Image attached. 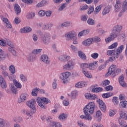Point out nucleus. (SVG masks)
<instances>
[{"instance_id": "864d4df0", "label": "nucleus", "mask_w": 127, "mask_h": 127, "mask_svg": "<svg viewBox=\"0 0 127 127\" xmlns=\"http://www.w3.org/2000/svg\"><path fill=\"white\" fill-rule=\"evenodd\" d=\"M88 68L89 70H95V68H96V65H95V64H88Z\"/></svg>"}, {"instance_id": "f257e3e1", "label": "nucleus", "mask_w": 127, "mask_h": 127, "mask_svg": "<svg viewBox=\"0 0 127 127\" xmlns=\"http://www.w3.org/2000/svg\"><path fill=\"white\" fill-rule=\"evenodd\" d=\"M96 108L95 103L93 102H89L83 108V112L85 115H82L80 116L81 120H85V121H92V116L94 114V110Z\"/></svg>"}, {"instance_id": "ea45409f", "label": "nucleus", "mask_w": 127, "mask_h": 127, "mask_svg": "<svg viewBox=\"0 0 127 127\" xmlns=\"http://www.w3.org/2000/svg\"><path fill=\"white\" fill-rule=\"evenodd\" d=\"M9 70L11 73V74H15V67L14 65H11L9 66Z\"/></svg>"}, {"instance_id": "39448f33", "label": "nucleus", "mask_w": 127, "mask_h": 127, "mask_svg": "<svg viewBox=\"0 0 127 127\" xmlns=\"http://www.w3.org/2000/svg\"><path fill=\"white\" fill-rule=\"evenodd\" d=\"M35 103H36V101L35 99H32L29 101L27 102V106L30 108V113L31 114H35L36 110L35 108Z\"/></svg>"}, {"instance_id": "ddd939ff", "label": "nucleus", "mask_w": 127, "mask_h": 127, "mask_svg": "<svg viewBox=\"0 0 127 127\" xmlns=\"http://www.w3.org/2000/svg\"><path fill=\"white\" fill-rule=\"evenodd\" d=\"M0 127H10V123H5V120L3 118H0Z\"/></svg>"}, {"instance_id": "c9c22d12", "label": "nucleus", "mask_w": 127, "mask_h": 127, "mask_svg": "<svg viewBox=\"0 0 127 127\" xmlns=\"http://www.w3.org/2000/svg\"><path fill=\"white\" fill-rule=\"evenodd\" d=\"M119 122L120 126H121L122 127H126V125H127L126 123V121L122 118H120L119 119Z\"/></svg>"}, {"instance_id": "423d86ee", "label": "nucleus", "mask_w": 127, "mask_h": 127, "mask_svg": "<svg viewBox=\"0 0 127 127\" xmlns=\"http://www.w3.org/2000/svg\"><path fill=\"white\" fill-rule=\"evenodd\" d=\"M6 42L7 45L9 46L8 48V51H9L13 56H17V52H16V51L14 49V46L13 44H12V42H11V41L7 40Z\"/></svg>"}, {"instance_id": "052dcab7", "label": "nucleus", "mask_w": 127, "mask_h": 127, "mask_svg": "<svg viewBox=\"0 0 127 127\" xmlns=\"http://www.w3.org/2000/svg\"><path fill=\"white\" fill-rule=\"evenodd\" d=\"M91 57L93 59H97V58H98V57H99V54L97 53H94L91 54Z\"/></svg>"}, {"instance_id": "0eeeda50", "label": "nucleus", "mask_w": 127, "mask_h": 127, "mask_svg": "<svg viewBox=\"0 0 127 127\" xmlns=\"http://www.w3.org/2000/svg\"><path fill=\"white\" fill-rule=\"evenodd\" d=\"M50 39H51L50 34L48 33H45L43 36L41 37V42L42 43L47 45L50 43Z\"/></svg>"}, {"instance_id": "a18cd8bd", "label": "nucleus", "mask_w": 127, "mask_h": 127, "mask_svg": "<svg viewBox=\"0 0 127 127\" xmlns=\"http://www.w3.org/2000/svg\"><path fill=\"white\" fill-rule=\"evenodd\" d=\"M52 125L53 127H62V125L59 122H52Z\"/></svg>"}, {"instance_id": "9b49d317", "label": "nucleus", "mask_w": 127, "mask_h": 127, "mask_svg": "<svg viewBox=\"0 0 127 127\" xmlns=\"http://www.w3.org/2000/svg\"><path fill=\"white\" fill-rule=\"evenodd\" d=\"M41 60L46 65L50 64V59H49V57L47 55H42L41 56Z\"/></svg>"}, {"instance_id": "f8f14e48", "label": "nucleus", "mask_w": 127, "mask_h": 127, "mask_svg": "<svg viewBox=\"0 0 127 127\" xmlns=\"http://www.w3.org/2000/svg\"><path fill=\"white\" fill-rule=\"evenodd\" d=\"M119 83L123 88H127V83L125 81V77H124V74H122L119 77Z\"/></svg>"}, {"instance_id": "7ed1b4c3", "label": "nucleus", "mask_w": 127, "mask_h": 127, "mask_svg": "<svg viewBox=\"0 0 127 127\" xmlns=\"http://www.w3.org/2000/svg\"><path fill=\"white\" fill-rule=\"evenodd\" d=\"M37 103L41 109H46L45 104H50L51 101L49 99L47 98L46 97H38L37 99Z\"/></svg>"}, {"instance_id": "37998d69", "label": "nucleus", "mask_w": 127, "mask_h": 127, "mask_svg": "<svg viewBox=\"0 0 127 127\" xmlns=\"http://www.w3.org/2000/svg\"><path fill=\"white\" fill-rule=\"evenodd\" d=\"M67 118V115L64 114V113H63L62 114L60 115L59 116V120H60V121H64V120H66Z\"/></svg>"}, {"instance_id": "0e129e2a", "label": "nucleus", "mask_w": 127, "mask_h": 127, "mask_svg": "<svg viewBox=\"0 0 127 127\" xmlns=\"http://www.w3.org/2000/svg\"><path fill=\"white\" fill-rule=\"evenodd\" d=\"M113 89H114V87L112 86V85H108L105 87V90L106 91H111L112 90H113Z\"/></svg>"}, {"instance_id": "2f4dec72", "label": "nucleus", "mask_w": 127, "mask_h": 127, "mask_svg": "<svg viewBox=\"0 0 127 127\" xmlns=\"http://www.w3.org/2000/svg\"><path fill=\"white\" fill-rule=\"evenodd\" d=\"M112 96H114V93L112 92H108L103 94L102 98H104V99H108V98H110V97H112Z\"/></svg>"}, {"instance_id": "774afa93", "label": "nucleus", "mask_w": 127, "mask_h": 127, "mask_svg": "<svg viewBox=\"0 0 127 127\" xmlns=\"http://www.w3.org/2000/svg\"><path fill=\"white\" fill-rule=\"evenodd\" d=\"M6 43V42L5 40L3 39L0 40V45L1 46H5V44Z\"/></svg>"}, {"instance_id": "09e8293b", "label": "nucleus", "mask_w": 127, "mask_h": 127, "mask_svg": "<svg viewBox=\"0 0 127 127\" xmlns=\"http://www.w3.org/2000/svg\"><path fill=\"white\" fill-rule=\"evenodd\" d=\"M22 114H24V115H26V116H28V117H29V118H30V117H31V114H32L30 113V111L29 112V111H28L27 110H23L22 111Z\"/></svg>"}, {"instance_id": "338daca9", "label": "nucleus", "mask_w": 127, "mask_h": 127, "mask_svg": "<svg viewBox=\"0 0 127 127\" xmlns=\"http://www.w3.org/2000/svg\"><path fill=\"white\" fill-rule=\"evenodd\" d=\"M39 16H44L45 15V12L43 10H40L38 12Z\"/></svg>"}, {"instance_id": "aec40b11", "label": "nucleus", "mask_w": 127, "mask_h": 127, "mask_svg": "<svg viewBox=\"0 0 127 127\" xmlns=\"http://www.w3.org/2000/svg\"><path fill=\"white\" fill-rule=\"evenodd\" d=\"M111 8H112V6H111V5H107L105 7L102 11L103 15H106V14L109 13V12L111 11Z\"/></svg>"}, {"instance_id": "603ef678", "label": "nucleus", "mask_w": 127, "mask_h": 127, "mask_svg": "<svg viewBox=\"0 0 127 127\" xmlns=\"http://www.w3.org/2000/svg\"><path fill=\"white\" fill-rule=\"evenodd\" d=\"M66 6H67V3H63L61 6L59 7V10L60 11H62V10H63V9H64Z\"/></svg>"}, {"instance_id": "4d7b16f0", "label": "nucleus", "mask_w": 127, "mask_h": 127, "mask_svg": "<svg viewBox=\"0 0 127 127\" xmlns=\"http://www.w3.org/2000/svg\"><path fill=\"white\" fill-rule=\"evenodd\" d=\"M91 39L92 40V42H100V41H101V39L99 37H95Z\"/></svg>"}, {"instance_id": "5701e85b", "label": "nucleus", "mask_w": 127, "mask_h": 127, "mask_svg": "<svg viewBox=\"0 0 127 127\" xmlns=\"http://www.w3.org/2000/svg\"><path fill=\"white\" fill-rule=\"evenodd\" d=\"M90 32V30L89 29H86V30H84L82 31L81 32H80L78 35L79 37L80 36H85V35H87V34H89V33Z\"/></svg>"}, {"instance_id": "1a4fd4ad", "label": "nucleus", "mask_w": 127, "mask_h": 127, "mask_svg": "<svg viewBox=\"0 0 127 127\" xmlns=\"http://www.w3.org/2000/svg\"><path fill=\"white\" fill-rule=\"evenodd\" d=\"M65 37L67 38V40L76 39V32L74 31H69L65 34Z\"/></svg>"}, {"instance_id": "4c0bfd02", "label": "nucleus", "mask_w": 127, "mask_h": 127, "mask_svg": "<svg viewBox=\"0 0 127 127\" xmlns=\"http://www.w3.org/2000/svg\"><path fill=\"white\" fill-rule=\"evenodd\" d=\"M13 82L15 86V87H16V88H19V89H21V84H20V83L18 82V81H17V80H15V79H13Z\"/></svg>"}, {"instance_id": "a878e982", "label": "nucleus", "mask_w": 127, "mask_h": 127, "mask_svg": "<svg viewBox=\"0 0 127 127\" xmlns=\"http://www.w3.org/2000/svg\"><path fill=\"white\" fill-rule=\"evenodd\" d=\"M27 19H32L34 17H35V13L34 12H31L28 13L26 15Z\"/></svg>"}, {"instance_id": "9d476101", "label": "nucleus", "mask_w": 127, "mask_h": 127, "mask_svg": "<svg viewBox=\"0 0 127 127\" xmlns=\"http://www.w3.org/2000/svg\"><path fill=\"white\" fill-rule=\"evenodd\" d=\"M74 68V63L72 60H70L68 62L67 64L63 66V69L65 71H69L72 70Z\"/></svg>"}, {"instance_id": "de8ad7c7", "label": "nucleus", "mask_w": 127, "mask_h": 127, "mask_svg": "<svg viewBox=\"0 0 127 127\" xmlns=\"http://www.w3.org/2000/svg\"><path fill=\"white\" fill-rule=\"evenodd\" d=\"M42 51V49H35L32 51V53H34L35 55H36L37 54H39V53H41V52Z\"/></svg>"}, {"instance_id": "13d9d810", "label": "nucleus", "mask_w": 127, "mask_h": 127, "mask_svg": "<svg viewBox=\"0 0 127 127\" xmlns=\"http://www.w3.org/2000/svg\"><path fill=\"white\" fill-rule=\"evenodd\" d=\"M4 59H5V54H4V52L0 53V61L4 60Z\"/></svg>"}, {"instance_id": "dca6fc26", "label": "nucleus", "mask_w": 127, "mask_h": 127, "mask_svg": "<svg viewBox=\"0 0 127 127\" xmlns=\"http://www.w3.org/2000/svg\"><path fill=\"white\" fill-rule=\"evenodd\" d=\"M123 50H124V45H121L120 47H118V48L117 50V52L116 53V58L118 59L119 57H120V54H121V53L123 52Z\"/></svg>"}, {"instance_id": "4be33fe9", "label": "nucleus", "mask_w": 127, "mask_h": 127, "mask_svg": "<svg viewBox=\"0 0 127 127\" xmlns=\"http://www.w3.org/2000/svg\"><path fill=\"white\" fill-rule=\"evenodd\" d=\"M92 42H93V40L92 38H89L84 41L82 42V44L84 45V46H89V45L92 44Z\"/></svg>"}, {"instance_id": "49530a36", "label": "nucleus", "mask_w": 127, "mask_h": 127, "mask_svg": "<svg viewBox=\"0 0 127 127\" xmlns=\"http://www.w3.org/2000/svg\"><path fill=\"white\" fill-rule=\"evenodd\" d=\"M82 72L84 75H85V76H86L87 78H92V75H91V73L89 72V71L87 70H84Z\"/></svg>"}, {"instance_id": "b1692460", "label": "nucleus", "mask_w": 127, "mask_h": 127, "mask_svg": "<svg viewBox=\"0 0 127 127\" xmlns=\"http://www.w3.org/2000/svg\"><path fill=\"white\" fill-rule=\"evenodd\" d=\"M103 117V115H102V113L101 112V111H98L96 112V118L97 121L98 122H101L102 120V117Z\"/></svg>"}, {"instance_id": "c03bdc74", "label": "nucleus", "mask_w": 127, "mask_h": 127, "mask_svg": "<svg viewBox=\"0 0 127 127\" xmlns=\"http://www.w3.org/2000/svg\"><path fill=\"white\" fill-rule=\"evenodd\" d=\"M103 88L102 87H98L95 88H93L92 90V92L93 93H99V92H102Z\"/></svg>"}, {"instance_id": "cd10ccee", "label": "nucleus", "mask_w": 127, "mask_h": 127, "mask_svg": "<svg viewBox=\"0 0 127 127\" xmlns=\"http://www.w3.org/2000/svg\"><path fill=\"white\" fill-rule=\"evenodd\" d=\"M87 22L88 25H95L96 24V21L92 18H89Z\"/></svg>"}, {"instance_id": "393cba45", "label": "nucleus", "mask_w": 127, "mask_h": 127, "mask_svg": "<svg viewBox=\"0 0 127 127\" xmlns=\"http://www.w3.org/2000/svg\"><path fill=\"white\" fill-rule=\"evenodd\" d=\"M78 55L80 58L83 59V60H86V59H87L86 55H85V54L82 51H79L78 52Z\"/></svg>"}, {"instance_id": "473e14b6", "label": "nucleus", "mask_w": 127, "mask_h": 127, "mask_svg": "<svg viewBox=\"0 0 127 127\" xmlns=\"http://www.w3.org/2000/svg\"><path fill=\"white\" fill-rule=\"evenodd\" d=\"M80 68L82 69V71L84 72V71H86L85 69L89 68V64L87 63H82L80 64Z\"/></svg>"}, {"instance_id": "680f3d73", "label": "nucleus", "mask_w": 127, "mask_h": 127, "mask_svg": "<svg viewBox=\"0 0 127 127\" xmlns=\"http://www.w3.org/2000/svg\"><path fill=\"white\" fill-rule=\"evenodd\" d=\"M99 107H101V106H103V105H105V102H104V101H103V100H101V99H97V101Z\"/></svg>"}, {"instance_id": "4468645a", "label": "nucleus", "mask_w": 127, "mask_h": 127, "mask_svg": "<svg viewBox=\"0 0 127 127\" xmlns=\"http://www.w3.org/2000/svg\"><path fill=\"white\" fill-rule=\"evenodd\" d=\"M36 60V56L32 52L28 56V62H34Z\"/></svg>"}, {"instance_id": "72a5a7b5", "label": "nucleus", "mask_w": 127, "mask_h": 127, "mask_svg": "<svg viewBox=\"0 0 127 127\" xmlns=\"http://www.w3.org/2000/svg\"><path fill=\"white\" fill-rule=\"evenodd\" d=\"M116 50H108L107 52V55L108 56H116Z\"/></svg>"}, {"instance_id": "2eb2a0df", "label": "nucleus", "mask_w": 127, "mask_h": 127, "mask_svg": "<svg viewBox=\"0 0 127 127\" xmlns=\"http://www.w3.org/2000/svg\"><path fill=\"white\" fill-rule=\"evenodd\" d=\"M39 25L40 27H42L44 30H47L52 27V24H51L40 23Z\"/></svg>"}, {"instance_id": "bb28decb", "label": "nucleus", "mask_w": 127, "mask_h": 127, "mask_svg": "<svg viewBox=\"0 0 127 127\" xmlns=\"http://www.w3.org/2000/svg\"><path fill=\"white\" fill-rule=\"evenodd\" d=\"M120 119L123 120H127V112L121 111L120 113Z\"/></svg>"}, {"instance_id": "20e7f679", "label": "nucleus", "mask_w": 127, "mask_h": 127, "mask_svg": "<svg viewBox=\"0 0 127 127\" xmlns=\"http://www.w3.org/2000/svg\"><path fill=\"white\" fill-rule=\"evenodd\" d=\"M121 71H122V70H121L120 68H117L116 65H112L110 67L106 75L107 76H111V75H113V77H116V75L120 74V73H121Z\"/></svg>"}, {"instance_id": "3c124183", "label": "nucleus", "mask_w": 127, "mask_h": 127, "mask_svg": "<svg viewBox=\"0 0 127 127\" xmlns=\"http://www.w3.org/2000/svg\"><path fill=\"white\" fill-rule=\"evenodd\" d=\"M20 78L22 82H27V78H26V76H25L23 74H21L20 75Z\"/></svg>"}, {"instance_id": "f03ea898", "label": "nucleus", "mask_w": 127, "mask_h": 127, "mask_svg": "<svg viewBox=\"0 0 127 127\" xmlns=\"http://www.w3.org/2000/svg\"><path fill=\"white\" fill-rule=\"evenodd\" d=\"M123 29V27L120 25H116L113 27L112 30V33L110 35L108 38L105 39V42L109 43L111 41H113L115 38H117L118 36H120V33Z\"/></svg>"}, {"instance_id": "c85d7f7f", "label": "nucleus", "mask_w": 127, "mask_h": 127, "mask_svg": "<svg viewBox=\"0 0 127 127\" xmlns=\"http://www.w3.org/2000/svg\"><path fill=\"white\" fill-rule=\"evenodd\" d=\"M70 59L69 56H62L60 57L59 60L62 62H65V61H68Z\"/></svg>"}, {"instance_id": "8fccbe9b", "label": "nucleus", "mask_w": 127, "mask_h": 127, "mask_svg": "<svg viewBox=\"0 0 127 127\" xmlns=\"http://www.w3.org/2000/svg\"><path fill=\"white\" fill-rule=\"evenodd\" d=\"M99 108L101 111H102V112H103V113H106V112H107V106H106V104L101 105Z\"/></svg>"}, {"instance_id": "c756f323", "label": "nucleus", "mask_w": 127, "mask_h": 127, "mask_svg": "<svg viewBox=\"0 0 127 127\" xmlns=\"http://www.w3.org/2000/svg\"><path fill=\"white\" fill-rule=\"evenodd\" d=\"M119 107L123 109H127V101H124L121 102L119 104Z\"/></svg>"}, {"instance_id": "f704fd0d", "label": "nucleus", "mask_w": 127, "mask_h": 127, "mask_svg": "<svg viewBox=\"0 0 127 127\" xmlns=\"http://www.w3.org/2000/svg\"><path fill=\"white\" fill-rule=\"evenodd\" d=\"M47 3V1L46 0H42L36 5V7H42V6H44Z\"/></svg>"}, {"instance_id": "e433bc0d", "label": "nucleus", "mask_w": 127, "mask_h": 127, "mask_svg": "<svg viewBox=\"0 0 127 127\" xmlns=\"http://www.w3.org/2000/svg\"><path fill=\"white\" fill-rule=\"evenodd\" d=\"M122 10L123 11H127V0H125L122 4Z\"/></svg>"}, {"instance_id": "f3484780", "label": "nucleus", "mask_w": 127, "mask_h": 127, "mask_svg": "<svg viewBox=\"0 0 127 127\" xmlns=\"http://www.w3.org/2000/svg\"><path fill=\"white\" fill-rule=\"evenodd\" d=\"M32 29L30 27H25L21 28L20 30V33H28V32H31Z\"/></svg>"}, {"instance_id": "6e6552de", "label": "nucleus", "mask_w": 127, "mask_h": 127, "mask_svg": "<svg viewBox=\"0 0 127 127\" xmlns=\"http://www.w3.org/2000/svg\"><path fill=\"white\" fill-rule=\"evenodd\" d=\"M70 75H71V73L69 71H66L60 74V78L62 80L64 84H67L68 83V79H67L69 78Z\"/></svg>"}, {"instance_id": "79ce46f5", "label": "nucleus", "mask_w": 127, "mask_h": 127, "mask_svg": "<svg viewBox=\"0 0 127 127\" xmlns=\"http://www.w3.org/2000/svg\"><path fill=\"white\" fill-rule=\"evenodd\" d=\"M10 89L11 91L12 92V93H13L14 94H16V87H15V86H14V84H10L9 85Z\"/></svg>"}, {"instance_id": "a19ab883", "label": "nucleus", "mask_w": 127, "mask_h": 127, "mask_svg": "<svg viewBox=\"0 0 127 127\" xmlns=\"http://www.w3.org/2000/svg\"><path fill=\"white\" fill-rule=\"evenodd\" d=\"M72 24L71 22H65L61 24L62 27H69V26H71Z\"/></svg>"}, {"instance_id": "5fc2aeb1", "label": "nucleus", "mask_w": 127, "mask_h": 127, "mask_svg": "<svg viewBox=\"0 0 127 127\" xmlns=\"http://www.w3.org/2000/svg\"><path fill=\"white\" fill-rule=\"evenodd\" d=\"M112 102L114 103V105H118V104H119V98L117 97H114L112 99Z\"/></svg>"}, {"instance_id": "7c9ffc66", "label": "nucleus", "mask_w": 127, "mask_h": 127, "mask_svg": "<svg viewBox=\"0 0 127 127\" xmlns=\"http://www.w3.org/2000/svg\"><path fill=\"white\" fill-rule=\"evenodd\" d=\"M101 9H102V4L99 5L95 8L94 11V14H95V15H96V14H98V13H99V12L101 11Z\"/></svg>"}, {"instance_id": "6e6d98bb", "label": "nucleus", "mask_w": 127, "mask_h": 127, "mask_svg": "<svg viewBox=\"0 0 127 127\" xmlns=\"http://www.w3.org/2000/svg\"><path fill=\"white\" fill-rule=\"evenodd\" d=\"M118 46V43L115 42L112 44L111 46L108 47V49H114V48H116Z\"/></svg>"}, {"instance_id": "6ab92c4d", "label": "nucleus", "mask_w": 127, "mask_h": 127, "mask_svg": "<svg viewBox=\"0 0 127 127\" xmlns=\"http://www.w3.org/2000/svg\"><path fill=\"white\" fill-rule=\"evenodd\" d=\"M27 94H22L20 96V98L18 99V102L20 103L22 102H24L27 99Z\"/></svg>"}, {"instance_id": "e2e57ef3", "label": "nucleus", "mask_w": 127, "mask_h": 127, "mask_svg": "<svg viewBox=\"0 0 127 127\" xmlns=\"http://www.w3.org/2000/svg\"><path fill=\"white\" fill-rule=\"evenodd\" d=\"M32 39L34 42H36L38 40V37L36 34H33L32 35Z\"/></svg>"}, {"instance_id": "bf43d9fd", "label": "nucleus", "mask_w": 127, "mask_h": 127, "mask_svg": "<svg viewBox=\"0 0 127 127\" xmlns=\"http://www.w3.org/2000/svg\"><path fill=\"white\" fill-rule=\"evenodd\" d=\"M21 22V20H20V19H19V18L17 17H15V18L14 19V23H15V24H19Z\"/></svg>"}, {"instance_id": "69168bd1", "label": "nucleus", "mask_w": 127, "mask_h": 127, "mask_svg": "<svg viewBox=\"0 0 127 127\" xmlns=\"http://www.w3.org/2000/svg\"><path fill=\"white\" fill-rule=\"evenodd\" d=\"M87 19H88V15H84L81 16V20H82V21H87Z\"/></svg>"}, {"instance_id": "412c9836", "label": "nucleus", "mask_w": 127, "mask_h": 127, "mask_svg": "<svg viewBox=\"0 0 127 127\" xmlns=\"http://www.w3.org/2000/svg\"><path fill=\"white\" fill-rule=\"evenodd\" d=\"M14 9L16 14H19L21 12V8H20V6L17 3L14 4Z\"/></svg>"}, {"instance_id": "a211bd4d", "label": "nucleus", "mask_w": 127, "mask_h": 127, "mask_svg": "<svg viewBox=\"0 0 127 127\" xmlns=\"http://www.w3.org/2000/svg\"><path fill=\"white\" fill-rule=\"evenodd\" d=\"M122 9V4L121 3V1L117 0L115 5V10L116 12L120 11Z\"/></svg>"}, {"instance_id": "58836bf2", "label": "nucleus", "mask_w": 127, "mask_h": 127, "mask_svg": "<svg viewBox=\"0 0 127 127\" xmlns=\"http://www.w3.org/2000/svg\"><path fill=\"white\" fill-rule=\"evenodd\" d=\"M39 91V89H38L37 88H35L33 89L31 95L33 97H35L36 96H37V93Z\"/></svg>"}]
</instances>
